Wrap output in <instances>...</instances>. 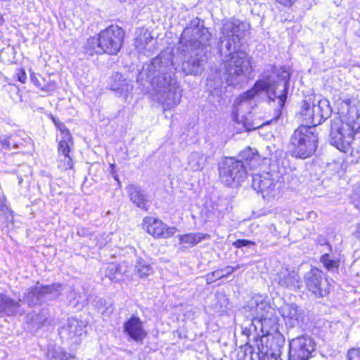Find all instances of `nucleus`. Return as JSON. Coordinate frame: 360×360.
<instances>
[{
  "label": "nucleus",
  "instance_id": "obj_1",
  "mask_svg": "<svg viewBox=\"0 0 360 360\" xmlns=\"http://www.w3.org/2000/svg\"><path fill=\"white\" fill-rule=\"evenodd\" d=\"M247 30L248 25L238 20L223 23L217 49L224 58L219 68L211 70L207 79L210 91L219 89L224 84L236 86L247 81L252 70L251 60L246 52L240 50Z\"/></svg>",
  "mask_w": 360,
  "mask_h": 360
},
{
  "label": "nucleus",
  "instance_id": "obj_2",
  "mask_svg": "<svg viewBox=\"0 0 360 360\" xmlns=\"http://www.w3.org/2000/svg\"><path fill=\"white\" fill-rule=\"evenodd\" d=\"M350 96L341 92L335 100L338 116L331 122L330 143L339 150L347 153L355 141L360 140V115L352 105Z\"/></svg>",
  "mask_w": 360,
  "mask_h": 360
},
{
  "label": "nucleus",
  "instance_id": "obj_3",
  "mask_svg": "<svg viewBox=\"0 0 360 360\" xmlns=\"http://www.w3.org/2000/svg\"><path fill=\"white\" fill-rule=\"evenodd\" d=\"M160 54L151 60L147 77L153 86L154 99L164 110H168L180 103L182 90L174 76L172 62Z\"/></svg>",
  "mask_w": 360,
  "mask_h": 360
},
{
  "label": "nucleus",
  "instance_id": "obj_4",
  "mask_svg": "<svg viewBox=\"0 0 360 360\" xmlns=\"http://www.w3.org/2000/svg\"><path fill=\"white\" fill-rule=\"evenodd\" d=\"M211 34L198 18L191 22L181 34L180 43L185 46L183 51L182 69L186 75H198L205 68L207 60L206 48L210 46Z\"/></svg>",
  "mask_w": 360,
  "mask_h": 360
},
{
  "label": "nucleus",
  "instance_id": "obj_5",
  "mask_svg": "<svg viewBox=\"0 0 360 360\" xmlns=\"http://www.w3.org/2000/svg\"><path fill=\"white\" fill-rule=\"evenodd\" d=\"M262 92L266 93L269 98L273 101L278 97L280 102L283 103L287 98V83L277 82L268 70L264 72L251 89L236 98L233 112L237 115L249 112L252 98Z\"/></svg>",
  "mask_w": 360,
  "mask_h": 360
},
{
  "label": "nucleus",
  "instance_id": "obj_6",
  "mask_svg": "<svg viewBox=\"0 0 360 360\" xmlns=\"http://www.w3.org/2000/svg\"><path fill=\"white\" fill-rule=\"evenodd\" d=\"M245 313L251 316V327L258 336L278 333V318L275 310L261 295H254L244 307Z\"/></svg>",
  "mask_w": 360,
  "mask_h": 360
},
{
  "label": "nucleus",
  "instance_id": "obj_7",
  "mask_svg": "<svg viewBox=\"0 0 360 360\" xmlns=\"http://www.w3.org/2000/svg\"><path fill=\"white\" fill-rule=\"evenodd\" d=\"M318 135L313 127L300 126L295 130L288 146L289 152L295 158L306 159L316 150Z\"/></svg>",
  "mask_w": 360,
  "mask_h": 360
},
{
  "label": "nucleus",
  "instance_id": "obj_8",
  "mask_svg": "<svg viewBox=\"0 0 360 360\" xmlns=\"http://www.w3.org/2000/svg\"><path fill=\"white\" fill-rule=\"evenodd\" d=\"M220 181L227 186H238L247 178L246 165L234 158H226L219 165Z\"/></svg>",
  "mask_w": 360,
  "mask_h": 360
},
{
  "label": "nucleus",
  "instance_id": "obj_9",
  "mask_svg": "<svg viewBox=\"0 0 360 360\" xmlns=\"http://www.w3.org/2000/svg\"><path fill=\"white\" fill-rule=\"evenodd\" d=\"M331 112L330 102L326 98L314 101L311 105L309 101H304L301 110L303 121L306 123L304 125L313 128L329 117Z\"/></svg>",
  "mask_w": 360,
  "mask_h": 360
},
{
  "label": "nucleus",
  "instance_id": "obj_10",
  "mask_svg": "<svg viewBox=\"0 0 360 360\" xmlns=\"http://www.w3.org/2000/svg\"><path fill=\"white\" fill-rule=\"evenodd\" d=\"M63 289V285L59 283L44 285L37 282L36 285L25 290L23 300L30 307H34L56 298L60 295Z\"/></svg>",
  "mask_w": 360,
  "mask_h": 360
},
{
  "label": "nucleus",
  "instance_id": "obj_11",
  "mask_svg": "<svg viewBox=\"0 0 360 360\" xmlns=\"http://www.w3.org/2000/svg\"><path fill=\"white\" fill-rule=\"evenodd\" d=\"M282 186L281 176L278 172H266L252 175V186L260 193L264 198L278 195Z\"/></svg>",
  "mask_w": 360,
  "mask_h": 360
},
{
  "label": "nucleus",
  "instance_id": "obj_12",
  "mask_svg": "<svg viewBox=\"0 0 360 360\" xmlns=\"http://www.w3.org/2000/svg\"><path fill=\"white\" fill-rule=\"evenodd\" d=\"M304 281L307 290L317 297H323L330 292V283L323 272L312 268L304 276Z\"/></svg>",
  "mask_w": 360,
  "mask_h": 360
},
{
  "label": "nucleus",
  "instance_id": "obj_13",
  "mask_svg": "<svg viewBox=\"0 0 360 360\" xmlns=\"http://www.w3.org/2000/svg\"><path fill=\"white\" fill-rule=\"evenodd\" d=\"M124 37V30L117 25H111L99 33L104 53L116 54L120 49Z\"/></svg>",
  "mask_w": 360,
  "mask_h": 360
},
{
  "label": "nucleus",
  "instance_id": "obj_14",
  "mask_svg": "<svg viewBox=\"0 0 360 360\" xmlns=\"http://www.w3.org/2000/svg\"><path fill=\"white\" fill-rule=\"evenodd\" d=\"M314 351V341L309 336H299L289 342L290 360H309Z\"/></svg>",
  "mask_w": 360,
  "mask_h": 360
},
{
  "label": "nucleus",
  "instance_id": "obj_15",
  "mask_svg": "<svg viewBox=\"0 0 360 360\" xmlns=\"http://www.w3.org/2000/svg\"><path fill=\"white\" fill-rule=\"evenodd\" d=\"M278 310L285 324L289 327L298 326L304 321V311L295 304L284 303Z\"/></svg>",
  "mask_w": 360,
  "mask_h": 360
},
{
  "label": "nucleus",
  "instance_id": "obj_16",
  "mask_svg": "<svg viewBox=\"0 0 360 360\" xmlns=\"http://www.w3.org/2000/svg\"><path fill=\"white\" fill-rule=\"evenodd\" d=\"M274 281L279 287L291 290L300 288L302 285V280L298 273L288 268L281 269Z\"/></svg>",
  "mask_w": 360,
  "mask_h": 360
},
{
  "label": "nucleus",
  "instance_id": "obj_17",
  "mask_svg": "<svg viewBox=\"0 0 360 360\" xmlns=\"http://www.w3.org/2000/svg\"><path fill=\"white\" fill-rule=\"evenodd\" d=\"M25 312L20 299L0 293V317L22 316Z\"/></svg>",
  "mask_w": 360,
  "mask_h": 360
},
{
  "label": "nucleus",
  "instance_id": "obj_18",
  "mask_svg": "<svg viewBox=\"0 0 360 360\" xmlns=\"http://www.w3.org/2000/svg\"><path fill=\"white\" fill-rule=\"evenodd\" d=\"M285 343V338L280 333H271L261 337L260 345H258V351L265 352L274 355L281 354V349Z\"/></svg>",
  "mask_w": 360,
  "mask_h": 360
},
{
  "label": "nucleus",
  "instance_id": "obj_19",
  "mask_svg": "<svg viewBox=\"0 0 360 360\" xmlns=\"http://www.w3.org/2000/svg\"><path fill=\"white\" fill-rule=\"evenodd\" d=\"M123 332L138 343H143L147 335V333L143 328V322L139 317L136 316H131L124 323Z\"/></svg>",
  "mask_w": 360,
  "mask_h": 360
},
{
  "label": "nucleus",
  "instance_id": "obj_20",
  "mask_svg": "<svg viewBox=\"0 0 360 360\" xmlns=\"http://www.w3.org/2000/svg\"><path fill=\"white\" fill-rule=\"evenodd\" d=\"M143 226L146 231L153 236L169 238L174 234L176 229L174 227L165 228L163 222L153 217H146L143 222Z\"/></svg>",
  "mask_w": 360,
  "mask_h": 360
},
{
  "label": "nucleus",
  "instance_id": "obj_21",
  "mask_svg": "<svg viewBox=\"0 0 360 360\" xmlns=\"http://www.w3.org/2000/svg\"><path fill=\"white\" fill-rule=\"evenodd\" d=\"M154 39L151 37L150 33L146 30H141L137 34L134 46L136 49L144 55H150L153 53L155 48Z\"/></svg>",
  "mask_w": 360,
  "mask_h": 360
},
{
  "label": "nucleus",
  "instance_id": "obj_22",
  "mask_svg": "<svg viewBox=\"0 0 360 360\" xmlns=\"http://www.w3.org/2000/svg\"><path fill=\"white\" fill-rule=\"evenodd\" d=\"M130 200L138 207L147 210L146 195L141 186L136 184H130L126 188Z\"/></svg>",
  "mask_w": 360,
  "mask_h": 360
},
{
  "label": "nucleus",
  "instance_id": "obj_23",
  "mask_svg": "<svg viewBox=\"0 0 360 360\" xmlns=\"http://www.w3.org/2000/svg\"><path fill=\"white\" fill-rule=\"evenodd\" d=\"M209 155L202 151H194L190 153L187 158V169L193 171H201L206 164Z\"/></svg>",
  "mask_w": 360,
  "mask_h": 360
},
{
  "label": "nucleus",
  "instance_id": "obj_24",
  "mask_svg": "<svg viewBox=\"0 0 360 360\" xmlns=\"http://www.w3.org/2000/svg\"><path fill=\"white\" fill-rule=\"evenodd\" d=\"M110 89L112 91H119L120 94H124L130 92L133 89V85L131 82L124 79L119 72H115L110 78Z\"/></svg>",
  "mask_w": 360,
  "mask_h": 360
},
{
  "label": "nucleus",
  "instance_id": "obj_25",
  "mask_svg": "<svg viewBox=\"0 0 360 360\" xmlns=\"http://www.w3.org/2000/svg\"><path fill=\"white\" fill-rule=\"evenodd\" d=\"M83 323L75 318H70L68 320L67 324L59 331V333L68 338H73L82 335L83 331Z\"/></svg>",
  "mask_w": 360,
  "mask_h": 360
},
{
  "label": "nucleus",
  "instance_id": "obj_26",
  "mask_svg": "<svg viewBox=\"0 0 360 360\" xmlns=\"http://www.w3.org/2000/svg\"><path fill=\"white\" fill-rule=\"evenodd\" d=\"M260 155L258 153L252 148L248 147L242 150L238 155V161H242L246 165V169H252L256 167L261 160Z\"/></svg>",
  "mask_w": 360,
  "mask_h": 360
},
{
  "label": "nucleus",
  "instance_id": "obj_27",
  "mask_svg": "<svg viewBox=\"0 0 360 360\" xmlns=\"http://www.w3.org/2000/svg\"><path fill=\"white\" fill-rule=\"evenodd\" d=\"M25 143V139L19 134H13L9 136H0V144L7 150L20 148Z\"/></svg>",
  "mask_w": 360,
  "mask_h": 360
},
{
  "label": "nucleus",
  "instance_id": "obj_28",
  "mask_svg": "<svg viewBox=\"0 0 360 360\" xmlns=\"http://www.w3.org/2000/svg\"><path fill=\"white\" fill-rule=\"evenodd\" d=\"M85 52L93 56L94 54H101L104 53V49L102 47L100 37H93L88 39L84 45Z\"/></svg>",
  "mask_w": 360,
  "mask_h": 360
},
{
  "label": "nucleus",
  "instance_id": "obj_29",
  "mask_svg": "<svg viewBox=\"0 0 360 360\" xmlns=\"http://www.w3.org/2000/svg\"><path fill=\"white\" fill-rule=\"evenodd\" d=\"M208 235L202 233H190L184 235H179L181 244H188L190 246H194L205 238Z\"/></svg>",
  "mask_w": 360,
  "mask_h": 360
},
{
  "label": "nucleus",
  "instance_id": "obj_30",
  "mask_svg": "<svg viewBox=\"0 0 360 360\" xmlns=\"http://www.w3.org/2000/svg\"><path fill=\"white\" fill-rule=\"evenodd\" d=\"M72 143V136L69 131H63V136L58 144V151L61 153L63 156L69 155L70 153V143Z\"/></svg>",
  "mask_w": 360,
  "mask_h": 360
},
{
  "label": "nucleus",
  "instance_id": "obj_31",
  "mask_svg": "<svg viewBox=\"0 0 360 360\" xmlns=\"http://www.w3.org/2000/svg\"><path fill=\"white\" fill-rule=\"evenodd\" d=\"M324 267L328 271H334L338 269L339 261L338 259H332L328 253H325L321 257L320 259Z\"/></svg>",
  "mask_w": 360,
  "mask_h": 360
},
{
  "label": "nucleus",
  "instance_id": "obj_32",
  "mask_svg": "<svg viewBox=\"0 0 360 360\" xmlns=\"http://www.w3.org/2000/svg\"><path fill=\"white\" fill-rule=\"evenodd\" d=\"M136 269L140 277L147 276L153 271L152 268L142 259H137Z\"/></svg>",
  "mask_w": 360,
  "mask_h": 360
},
{
  "label": "nucleus",
  "instance_id": "obj_33",
  "mask_svg": "<svg viewBox=\"0 0 360 360\" xmlns=\"http://www.w3.org/2000/svg\"><path fill=\"white\" fill-rule=\"evenodd\" d=\"M216 302L214 304V309L217 311H224L227 308L229 304L226 295L221 292H217L214 295Z\"/></svg>",
  "mask_w": 360,
  "mask_h": 360
},
{
  "label": "nucleus",
  "instance_id": "obj_34",
  "mask_svg": "<svg viewBox=\"0 0 360 360\" xmlns=\"http://www.w3.org/2000/svg\"><path fill=\"white\" fill-rule=\"evenodd\" d=\"M121 274L120 266L119 264H111L105 270V275L108 276L111 281L119 280L120 278L117 276Z\"/></svg>",
  "mask_w": 360,
  "mask_h": 360
},
{
  "label": "nucleus",
  "instance_id": "obj_35",
  "mask_svg": "<svg viewBox=\"0 0 360 360\" xmlns=\"http://www.w3.org/2000/svg\"><path fill=\"white\" fill-rule=\"evenodd\" d=\"M63 349L60 347L49 345L46 352V356L49 360H57L59 359Z\"/></svg>",
  "mask_w": 360,
  "mask_h": 360
},
{
  "label": "nucleus",
  "instance_id": "obj_36",
  "mask_svg": "<svg viewBox=\"0 0 360 360\" xmlns=\"http://www.w3.org/2000/svg\"><path fill=\"white\" fill-rule=\"evenodd\" d=\"M343 162L340 160H334L333 162L328 163L327 165V171L330 172L333 174H340L344 173Z\"/></svg>",
  "mask_w": 360,
  "mask_h": 360
},
{
  "label": "nucleus",
  "instance_id": "obj_37",
  "mask_svg": "<svg viewBox=\"0 0 360 360\" xmlns=\"http://www.w3.org/2000/svg\"><path fill=\"white\" fill-rule=\"evenodd\" d=\"M42 84L40 86L39 89L43 91H45L48 94H51L57 87L56 82L53 80L49 79L46 80L45 78H41Z\"/></svg>",
  "mask_w": 360,
  "mask_h": 360
},
{
  "label": "nucleus",
  "instance_id": "obj_38",
  "mask_svg": "<svg viewBox=\"0 0 360 360\" xmlns=\"http://www.w3.org/2000/svg\"><path fill=\"white\" fill-rule=\"evenodd\" d=\"M19 184L23 181V176L27 177L31 175V168L27 165H22L17 171Z\"/></svg>",
  "mask_w": 360,
  "mask_h": 360
},
{
  "label": "nucleus",
  "instance_id": "obj_39",
  "mask_svg": "<svg viewBox=\"0 0 360 360\" xmlns=\"http://www.w3.org/2000/svg\"><path fill=\"white\" fill-rule=\"evenodd\" d=\"M255 357L257 358V360H281L280 359V355H274L267 353L266 349H265V352L258 351Z\"/></svg>",
  "mask_w": 360,
  "mask_h": 360
},
{
  "label": "nucleus",
  "instance_id": "obj_40",
  "mask_svg": "<svg viewBox=\"0 0 360 360\" xmlns=\"http://www.w3.org/2000/svg\"><path fill=\"white\" fill-rule=\"evenodd\" d=\"M221 278H223V274L222 272L219 271V269L214 271L206 276V280L207 283H212Z\"/></svg>",
  "mask_w": 360,
  "mask_h": 360
},
{
  "label": "nucleus",
  "instance_id": "obj_41",
  "mask_svg": "<svg viewBox=\"0 0 360 360\" xmlns=\"http://www.w3.org/2000/svg\"><path fill=\"white\" fill-rule=\"evenodd\" d=\"M255 243L253 241L246 239H238L233 243V246L236 248H242L243 247H250L254 245Z\"/></svg>",
  "mask_w": 360,
  "mask_h": 360
},
{
  "label": "nucleus",
  "instance_id": "obj_42",
  "mask_svg": "<svg viewBox=\"0 0 360 360\" xmlns=\"http://www.w3.org/2000/svg\"><path fill=\"white\" fill-rule=\"evenodd\" d=\"M30 77L32 83L37 88H40L42 84L41 78L40 75H37L32 70H30Z\"/></svg>",
  "mask_w": 360,
  "mask_h": 360
},
{
  "label": "nucleus",
  "instance_id": "obj_43",
  "mask_svg": "<svg viewBox=\"0 0 360 360\" xmlns=\"http://www.w3.org/2000/svg\"><path fill=\"white\" fill-rule=\"evenodd\" d=\"M14 77L20 82L25 84L27 80V75L25 70L22 68L16 69Z\"/></svg>",
  "mask_w": 360,
  "mask_h": 360
},
{
  "label": "nucleus",
  "instance_id": "obj_44",
  "mask_svg": "<svg viewBox=\"0 0 360 360\" xmlns=\"http://www.w3.org/2000/svg\"><path fill=\"white\" fill-rule=\"evenodd\" d=\"M347 360H360V349H351L348 351Z\"/></svg>",
  "mask_w": 360,
  "mask_h": 360
},
{
  "label": "nucleus",
  "instance_id": "obj_45",
  "mask_svg": "<svg viewBox=\"0 0 360 360\" xmlns=\"http://www.w3.org/2000/svg\"><path fill=\"white\" fill-rule=\"evenodd\" d=\"M72 166V160L70 158V155L63 156V160L61 161L60 167H61L63 169H68L71 168Z\"/></svg>",
  "mask_w": 360,
  "mask_h": 360
},
{
  "label": "nucleus",
  "instance_id": "obj_46",
  "mask_svg": "<svg viewBox=\"0 0 360 360\" xmlns=\"http://www.w3.org/2000/svg\"><path fill=\"white\" fill-rule=\"evenodd\" d=\"M236 269H237L236 267L228 266L224 267V269H219V271H221L222 272L223 278H224V277L231 275L233 272H234L236 270Z\"/></svg>",
  "mask_w": 360,
  "mask_h": 360
},
{
  "label": "nucleus",
  "instance_id": "obj_47",
  "mask_svg": "<svg viewBox=\"0 0 360 360\" xmlns=\"http://www.w3.org/2000/svg\"><path fill=\"white\" fill-rule=\"evenodd\" d=\"M57 360H76L75 356L67 353L64 349L63 350L61 355Z\"/></svg>",
  "mask_w": 360,
  "mask_h": 360
},
{
  "label": "nucleus",
  "instance_id": "obj_48",
  "mask_svg": "<svg viewBox=\"0 0 360 360\" xmlns=\"http://www.w3.org/2000/svg\"><path fill=\"white\" fill-rule=\"evenodd\" d=\"M285 6H291L297 0H276Z\"/></svg>",
  "mask_w": 360,
  "mask_h": 360
},
{
  "label": "nucleus",
  "instance_id": "obj_49",
  "mask_svg": "<svg viewBox=\"0 0 360 360\" xmlns=\"http://www.w3.org/2000/svg\"><path fill=\"white\" fill-rule=\"evenodd\" d=\"M243 333L247 336L250 335L252 330H254V328L251 327V323L249 324V327H242Z\"/></svg>",
  "mask_w": 360,
  "mask_h": 360
},
{
  "label": "nucleus",
  "instance_id": "obj_50",
  "mask_svg": "<svg viewBox=\"0 0 360 360\" xmlns=\"http://www.w3.org/2000/svg\"><path fill=\"white\" fill-rule=\"evenodd\" d=\"M355 207L360 210V192L357 197L354 199Z\"/></svg>",
  "mask_w": 360,
  "mask_h": 360
},
{
  "label": "nucleus",
  "instance_id": "obj_51",
  "mask_svg": "<svg viewBox=\"0 0 360 360\" xmlns=\"http://www.w3.org/2000/svg\"><path fill=\"white\" fill-rule=\"evenodd\" d=\"M58 127L59 128L60 131H61L62 137L63 136V131H68L63 124H60L58 126Z\"/></svg>",
  "mask_w": 360,
  "mask_h": 360
},
{
  "label": "nucleus",
  "instance_id": "obj_52",
  "mask_svg": "<svg viewBox=\"0 0 360 360\" xmlns=\"http://www.w3.org/2000/svg\"><path fill=\"white\" fill-rule=\"evenodd\" d=\"M4 22V18H3L2 15L0 14V26L3 25Z\"/></svg>",
  "mask_w": 360,
  "mask_h": 360
},
{
  "label": "nucleus",
  "instance_id": "obj_53",
  "mask_svg": "<svg viewBox=\"0 0 360 360\" xmlns=\"http://www.w3.org/2000/svg\"><path fill=\"white\" fill-rule=\"evenodd\" d=\"M326 244L328 245V250L329 251H331L332 250V247L330 244H328V243H326Z\"/></svg>",
  "mask_w": 360,
  "mask_h": 360
},
{
  "label": "nucleus",
  "instance_id": "obj_54",
  "mask_svg": "<svg viewBox=\"0 0 360 360\" xmlns=\"http://www.w3.org/2000/svg\"><path fill=\"white\" fill-rule=\"evenodd\" d=\"M114 179H115L116 181H117V182L120 184V181H119V179H118V178H117V176H114Z\"/></svg>",
  "mask_w": 360,
  "mask_h": 360
},
{
  "label": "nucleus",
  "instance_id": "obj_55",
  "mask_svg": "<svg viewBox=\"0 0 360 360\" xmlns=\"http://www.w3.org/2000/svg\"><path fill=\"white\" fill-rule=\"evenodd\" d=\"M274 69V67H270V71L273 72V70Z\"/></svg>",
  "mask_w": 360,
  "mask_h": 360
},
{
  "label": "nucleus",
  "instance_id": "obj_56",
  "mask_svg": "<svg viewBox=\"0 0 360 360\" xmlns=\"http://www.w3.org/2000/svg\"><path fill=\"white\" fill-rule=\"evenodd\" d=\"M252 360H255V358L253 356L252 357Z\"/></svg>",
  "mask_w": 360,
  "mask_h": 360
}]
</instances>
